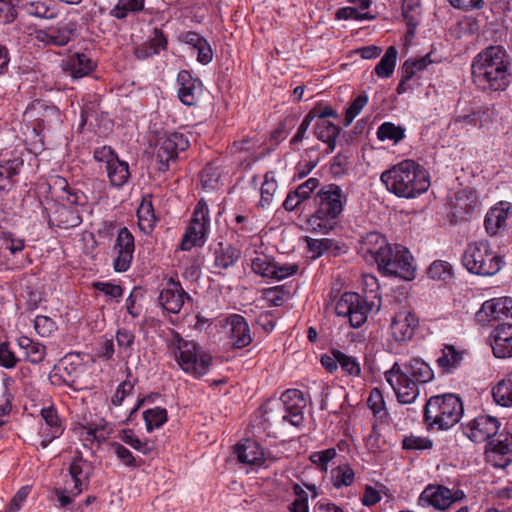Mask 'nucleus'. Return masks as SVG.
I'll list each match as a JSON object with an SVG mask.
<instances>
[{
	"instance_id": "f257e3e1",
	"label": "nucleus",
	"mask_w": 512,
	"mask_h": 512,
	"mask_svg": "<svg viewBox=\"0 0 512 512\" xmlns=\"http://www.w3.org/2000/svg\"><path fill=\"white\" fill-rule=\"evenodd\" d=\"M510 57L502 46H490L473 60L474 83L482 90L504 91L512 82Z\"/></svg>"
},
{
	"instance_id": "f03ea898",
	"label": "nucleus",
	"mask_w": 512,
	"mask_h": 512,
	"mask_svg": "<svg viewBox=\"0 0 512 512\" xmlns=\"http://www.w3.org/2000/svg\"><path fill=\"white\" fill-rule=\"evenodd\" d=\"M385 379L399 403L412 404L419 397V386L431 382L434 372L427 362L414 357L403 363L395 362L385 372Z\"/></svg>"
},
{
	"instance_id": "7ed1b4c3",
	"label": "nucleus",
	"mask_w": 512,
	"mask_h": 512,
	"mask_svg": "<svg viewBox=\"0 0 512 512\" xmlns=\"http://www.w3.org/2000/svg\"><path fill=\"white\" fill-rule=\"evenodd\" d=\"M386 189L401 198H415L430 186L427 171L414 160H403L380 175Z\"/></svg>"
},
{
	"instance_id": "20e7f679",
	"label": "nucleus",
	"mask_w": 512,
	"mask_h": 512,
	"mask_svg": "<svg viewBox=\"0 0 512 512\" xmlns=\"http://www.w3.org/2000/svg\"><path fill=\"white\" fill-rule=\"evenodd\" d=\"M346 198L341 187L336 184L323 186L315 196L316 210L307 221V230L317 234H328L336 226Z\"/></svg>"
},
{
	"instance_id": "39448f33",
	"label": "nucleus",
	"mask_w": 512,
	"mask_h": 512,
	"mask_svg": "<svg viewBox=\"0 0 512 512\" xmlns=\"http://www.w3.org/2000/svg\"><path fill=\"white\" fill-rule=\"evenodd\" d=\"M463 403L455 394L432 396L424 407V421L429 428L447 430L463 416Z\"/></svg>"
},
{
	"instance_id": "423d86ee",
	"label": "nucleus",
	"mask_w": 512,
	"mask_h": 512,
	"mask_svg": "<svg viewBox=\"0 0 512 512\" xmlns=\"http://www.w3.org/2000/svg\"><path fill=\"white\" fill-rule=\"evenodd\" d=\"M171 347L179 367L194 378L206 375L212 365V356L193 340L175 334Z\"/></svg>"
},
{
	"instance_id": "0eeeda50",
	"label": "nucleus",
	"mask_w": 512,
	"mask_h": 512,
	"mask_svg": "<svg viewBox=\"0 0 512 512\" xmlns=\"http://www.w3.org/2000/svg\"><path fill=\"white\" fill-rule=\"evenodd\" d=\"M462 263L470 273L480 276H494L505 264L502 256L493 251L486 241L468 244Z\"/></svg>"
},
{
	"instance_id": "6e6552de",
	"label": "nucleus",
	"mask_w": 512,
	"mask_h": 512,
	"mask_svg": "<svg viewBox=\"0 0 512 512\" xmlns=\"http://www.w3.org/2000/svg\"><path fill=\"white\" fill-rule=\"evenodd\" d=\"M388 256L381 255L376 264L383 275L396 276L404 280L415 277L413 257L409 250L402 245H388Z\"/></svg>"
},
{
	"instance_id": "1a4fd4ad",
	"label": "nucleus",
	"mask_w": 512,
	"mask_h": 512,
	"mask_svg": "<svg viewBox=\"0 0 512 512\" xmlns=\"http://www.w3.org/2000/svg\"><path fill=\"white\" fill-rule=\"evenodd\" d=\"M155 143V157L158 162V170L165 172L169 168V162L174 161L179 151L189 147V140L176 130H157Z\"/></svg>"
},
{
	"instance_id": "9d476101",
	"label": "nucleus",
	"mask_w": 512,
	"mask_h": 512,
	"mask_svg": "<svg viewBox=\"0 0 512 512\" xmlns=\"http://www.w3.org/2000/svg\"><path fill=\"white\" fill-rule=\"evenodd\" d=\"M373 308L374 302L358 293L345 292L336 302L335 312L339 317L348 318L351 327L359 328L367 321Z\"/></svg>"
},
{
	"instance_id": "9b49d317",
	"label": "nucleus",
	"mask_w": 512,
	"mask_h": 512,
	"mask_svg": "<svg viewBox=\"0 0 512 512\" xmlns=\"http://www.w3.org/2000/svg\"><path fill=\"white\" fill-rule=\"evenodd\" d=\"M210 227V216L207 203L201 199L193 212L185 234L179 248L183 251H189L195 246H202L206 241V236Z\"/></svg>"
},
{
	"instance_id": "f8f14e48",
	"label": "nucleus",
	"mask_w": 512,
	"mask_h": 512,
	"mask_svg": "<svg viewBox=\"0 0 512 512\" xmlns=\"http://www.w3.org/2000/svg\"><path fill=\"white\" fill-rule=\"evenodd\" d=\"M465 498V492L459 488L450 489L440 484H429L420 494L418 504L422 507L432 506L437 510L444 511Z\"/></svg>"
},
{
	"instance_id": "ddd939ff",
	"label": "nucleus",
	"mask_w": 512,
	"mask_h": 512,
	"mask_svg": "<svg viewBox=\"0 0 512 512\" xmlns=\"http://www.w3.org/2000/svg\"><path fill=\"white\" fill-rule=\"evenodd\" d=\"M78 24L75 20L63 19L56 25L35 31V39L45 46L63 47L76 35Z\"/></svg>"
},
{
	"instance_id": "4468645a",
	"label": "nucleus",
	"mask_w": 512,
	"mask_h": 512,
	"mask_svg": "<svg viewBox=\"0 0 512 512\" xmlns=\"http://www.w3.org/2000/svg\"><path fill=\"white\" fill-rule=\"evenodd\" d=\"M134 251V236L128 228H120L111 250L113 268L116 272H126L130 268Z\"/></svg>"
},
{
	"instance_id": "2eb2a0df",
	"label": "nucleus",
	"mask_w": 512,
	"mask_h": 512,
	"mask_svg": "<svg viewBox=\"0 0 512 512\" xmlns=\"http://www.w3.org/2000/svg\"><path fill=\"white\" fill-rule=\"evenodd\" d=\"M479 200L475 190L466 187L455 192L450 204V214L454 222L466 221L479 210Z\"/></svg>"
},
{
	"instance_id": "dca6fc26",
	"label": "nucleus",
	"mask_w": 512,
	"mask_h": 512,
	"mask_svg": "<svg viewBox=\"0 0 512 512\" xmlns=\"http://www.w3.org/2000/svg\"><path fill=\"white\" fill-rule=\"evenodd\" d=\"M501 423L496 417L479 415L463 426L467 437L476 443L490 441L497 436Z\"/></svg>"
},
{
	"instance_id": "f3484780",
	"label": "nucleus",
	"mask_w": 512,
	"mask_h": 512,
	"mask_svg": "<svg viewBox=\"0 0 512 512\" xmlns=\"http://www.w3.org/2000/svg\"><path fill=\"white\" fill-rule=\"evenodd\" d=\"M159 304L169 313H178L183 307L185 300L191 301V297L186 293L179 281L170 278L166 287L162 289L159 295Z\"/></svg>"
},
{
	"instance_id": "a211bd4d",
	"label": "nucleus",
	"mask_w": 512,
	"mask_h": 512,
	"mask_svg": "<svg viewBox=\"0 0 512 512\" xmlns=\"http://www.w3.org/2000/svg\"><path fill=\"white\" fill-rule=\"evenodd\" d=\"M277 401L283 403L285 412L289 413V423L292 426L300 427L304 421L303 409L306 406L303 393L298 389H288Z\"/></svg>"
},
{
	"instance_id": "6ab92c4d",
	"label": "nucleus",
	"mask_w": 512,
	"mask_h": 512,
	"mask_svg": "<svg viewBox=\"0 0 512 512\" xmlns=\"http://www.w3.org/2000/svg\"><path fill=\"white\" fill-rule=\"evenodd\" d=\"M476 316L480 322L512 317V298L500 297L485 301Z\"/></svg>"
},
{
	"instance_id": "aec40b11",
	"label": "nucleus",
	"mask_w": 512,
	"mask_h": 512,
	"mask_svg": "<svg viewBox=\"0 0 512 512\" xmlns=\"http://www.w3.org/2000/svg\"><path fill=\"white\" fill-rule=\"evenodd\" d=\"M90 470V463L77 452L69 466V476L73 483L72 490L69 491L73 496H78L88 488Z\"/></svg>"
},
{
	"instance_id": "412c9836",
	"label": "nucleus",
	"mask_w": 512,
	"mask_h": 512,
	"mask_svg": "<svg viewBox=\"0 0 512 512\" xmlns=\"http://www.w3.org/2000/svg\"><path fill=\"white\" fill-rule=\"evenodd\" d=\"M417 326L418 318L413 313L401 311L394 316L390 324V333L394 340L407 342L412 339Z\"/></svg>"
},
{
	"instance_id": "4be33fe9",
	"label": "nucleus",
	"mask_w": 512,
	"mask_h": 512,
	"mask_svg": "<svg viewBox=\"0 0 512 512\" xmlns=\"http://www.w3.org/2000/svg\"><path fill=\"white\" fill-rule=\"evenodd\" d=\"M79 208L67 206L65 203L55 204L49 215V224L60 229H70L81 224Z\"/></svg>"
},
{
	"instance_id": "5701e85b",
	"label": "nucleus",
	"mask_w": 512,
	"mask_h": 512,
	"mask_svg": "<svg viewBox=\"0 0 512 512\" xmlns=\"http://www.w3.org/2000/svg\"><path fill=\"white\" fill-rule=\"evenodd\" d=\"M491 347L496 358L512 357V324H498L491 333Z\"/></svg>"
},
{
	"instance_id": "b1692460",
	"label": "nucleus",
	"mask_w": 512,
	"mask_h": 512,
	"mask_svg": "<svg viewBox=\"0 0 512 512\" xmlns=\"http://www.w3.org/2000/svg\"><path fill=\"white\" fill-rule=\"evenodd\" d=\"M179 84L178 97L180 101L187 106H193L197 103L198 95L202 91V83L195 79L187 70H181L177 76Z\"/></svg>"
},
{
	"instance_id": "393cba45",
	"label": "nucleus",
	"mask_w": 512,
	"mask_h": 512,
	"mask_svg": "<svg viewBox=\"0 0 512 512\" xmlns=\"http://www.w3.org/2000/svg\"><path fill=\"white\" fill-rule=\"evenodd\" d=\"M511 209V203L501 201L488 210L484 219V226L489 235L494 236L506 227Z\"/></svg>"
},
{
	"instance_id": "a878e982",
	"label": "nucleus",
	"mask_w": 512,
	"mask_h": 512,
	"mask_svg": "<svg viewBox=\"0 0 512 512\" xmlns=\"http://www.w3.org/2000/svg\"><path fill=\"white\" fill-rule=\"evenodd\" d=\"M388 241L386 238L378 232H370L362 237L360 243V253L366 260H373L375 263L381 257V255L388 256Z\"/></svg>"
},
{
	"instance_id": "bb28decb",
	"label": "nucleus",
	"mask_w": 512,
	"mask_h": 512,
	"mask_svg": "<svg viewBox=\"0 0 512 512\" xmlns=\"http://www.w3.org/2000/svg\"><path fill=\"white\" fill-rule=\"evenodd\" d=\"M23 165L21 156L0 161V198L13 189Z\"/></svg>"
},
{
	"instance_id": "cd10ccee",
	"label": "nucleus",
	"mask_w": 512,
	"mask_h": 512,
	"mask_svg": "<svg viewBox=\"0 0 512 512\" xmlns=\"http://www.w3.org/2000/svg\"><path fill=\"white\" fill-rule=\"evenodd\" d=\"M338 117L337 111L331 106L318 104L309 111L298 128H308L313 120H315V128H338L328 120V118L337 119Z\"/></svg>"
},
{
	"instance_id": "c85d7f7f",
	"label": "nucleus",
	"mask_w": 512,
	"mask_h": 512,
	"mask_svg": "<svg viewBox=\"0 0 512 512\" xmlns=\"http://www.w3.org/2000/svg\"><path fill=\"white\" fill-rule=\"evenodd\" d=\"M230 325V340L233 347L241 349L252 342L251 330L246 319L239 314H233L228 318Z\"/></svg>"
},
{
	"instance_id": "c756f323",
	"label": "nucleus",
	"mask_w": 512,
	"mask_h": 512,
	"mask_svg": "<svg viewBox=\"0 0 512 512\" xmlns=\"http://www.w3.org/2000/svg\"><path fill=\"white\" fill-rule=\"evenodd\" d=\"M234 452L239 462L246 465L260 466L265 461V454L261 446L254 440L245 439L239 442Z\"/></svg>"
},
{
	"instance_id": "7c9ffc66",
	"label": "nucleus",
	"mask_w": 512,
	"mask_h": 512,
	"mask_svg": "<svg viewBox=\"0 0 512 512\" xmlns=\"http://www.w3.org/2000/svg\"><path fill=\"white\" fill-rule=\"evenodd\" d=\"M464 354V350H460L452 344H445L436 359V364L443 374H452L462 365Z\"/></svg>"
},
{
	"instance_id": "2f4dec72",
	"label": "nucleus",
	"mask_w": 512,
	"mask_h": 512,
	"mask_svg": "<svg viewBox=\"0 0 512 512\" xmlns=\"http://www.w3.org/2000/svg\"><path fill=\"white\" fill-rule=\"evenodd\" d=\"M25 12L32 17L53 20L58 17L60 10L54 0H32L23 5Z\"/></svg>"
},
{
	"instance_id": "473e14b6",
	"label": "nucleus",
	"mask_w": 512,
	"mask_h": 512,
	"mask_svg": "<svg viewBox=\"0 0 512 512\" xmlns=\"http://www.w3.org/2000/svg\"><path fill=\"white\" fill-rule=\"evenodd\" d=\"M179 39L197 50V60L202 64H208L212 61L213 51L208 41L200 34L188 31L180 34Z\"/></svg>"
},
{
	"instance_id": "72a5a7b5",
	"label": "nucleus",
	"mask_w": 512,
	"mask_h": 512,
	"mask_svg": "<svg viewBox=\"0 0 512 512\" xmlns=\"http://www.w3.org/2000/svg\"><path fill=\"white\" fill-rule=\"evenodd\" d=\"M18 347L23 351L24 360L31 364L41 363L46 356V347L29 337L21 336L17 339Z\"/></svg>"
},
{
	"instance_id": "f704fd0d",
	"label": "nucleus",
	"mask_w": 512,
	"mask_h": 512,
	"mask_svg": "<svg viewBox=\"0 0 512 512\" xmlns=\"http://www.w3.org/2000/svg\"><path fill=\"white\" fill-rule=\"evenodd\" d=\"M491 394L497 405L512 407V371L492 387Z\"/></svg>"
},
{
	"instance_id": "c9c22d12",
	"label": "nucleus",
	"mask_w": 512,
	"mask_h": 512,
	"mask_svg": "<svg viewBox=\"0 0 512 512\" xmlns=\"http://www.w3.org/2000/svg\"><path fill=\"white\" fill-rule=\"evenodd\" d=\"M94 68L93 61L84 53H74L68 58L67 71L73 78H82Z\"/></svg>"
},
{
	"instance_id": "e433bc0d",
	"label": "nucleus",
	"mask_w": 512,
	"mask_h": 512,
	"mask_svg": "<svg viewBox=\"0 0 512 512\" xmlns=\"http://www.w3.org/2000/svg\"><path fill=\"white\" fill-rule=\"evenodd\" d=\"M240 258V251L231 246L219 244L214 252V266L219 269H228L236 264Z\"/></svg>"
},
{
	"instance_id": "4c0bfd02",
	"label": "nucleus",
	"mask_w": 512,
	"mask_h": 512,
	"mask_svg": "<svg viewBox=\"0 0 512 512\" xmlns=\"http://www.w3.org/2000/svg\"><path fill=\"white\" fill-rule=\"evenodd\" d=\"M106 171L110 183L114 187H122L127 183L130 177L128 163L120 160L119 158L110 163V165L106 167Z\"/></svg>"
},
{
	"instance_id": "58836bf2",
	"label": "nucleus",
	"mask_w": 512,
	"mask_h": 512,
	"mask_svg": "<svg viewBox=\"0 0 512 512\" xmlns=\"http://www.w3.org/2000/svg\"><path fill=\"white\" fill-rule=\"evenodd\" d=\"M263 417L264 421L270 425L289 423V413L285 412L283 403H278L277 400L269 401L264 405Z\"/></svg>"
},
{
	"instance_id": "ea45409f",
	"label": "nucleus",
	"mask_w": 512,
	"mask_h": 512,
	"mask_svg": "<svg viewBox=\"0 0 512 512\" xmlns=\"http://www.w3.org/2000/svg\"><path fill=\"white\" fill-rule=\"evenodd\" d=\"M137 217L140 230L144 233H150L156 223L154 208L150 200H142L137 210Z\"/></svg>"
},
{
	"instance_id": "a19ab883",
	"label": "nucleus",
	"mask_w": 512,
	"mask_h": 512,
	"mask_svg": "<svg viewBox=\"0 0 512 512\" xmlns=\"http://www.w3.org/2000/svg\"><path fill=\"white\" fill-rule=\"evenodd\" d=\"M145 0H118L117 4L111 9L110 15L116 19L122 20L129 13H137L144 9Z\"/></svg>"
},
{
	"instance_id": "79ce46f5",
	"label": "nucleus",
	"mask_w": 512,
	"mask_h": 512,
	"mask_svg": "<svg viewBox=\"0 0 512 512\" xmlns=\"http://www.w3.org/2000/svg\"><path fill=\"white\" fill-rule=\"evenodd\" d=\"M251 269L262 277L272 279L273 272H275V261L266 254L256 253V256L251 259Z\"/></svg>"
},
{
	"instance_id": "37998d69",
	"label": "nucleus",
	"mask_w": 512,
	"mask_h": 512,
	"mask_svg": "<svg viewBox=\"0 0 512 512\" xmlns=\"http://www.w3.org/2000/svg\"><path fill=\"white\" fill-rule=\"evenodd\" d=\"M397 59V49L394 46L388 47L385 54L375 67V73L381 78H388L392 75Z\"/></svg>"
},
{
	"instance_id": "c03bdc74",
	"label": "nucleus",
	"mask_w": 512,
	"mask_h": 512,
	"mask_svg": "<svg viewBox=\"0 0 512 512\" xmlns=\"http://www.w3.org/2000/svg\"><path fill=\"white\" fill-rule=\"evenodd\" d=\"M368 407L373 412V415L380 420L381 422L387 421L388 412L385 407L384 396L381 391L377 388H374L368 397L367 400Z\"/></svg>"
},
{
	"instance_id": "a18cd8bd",
	"label": "nucleus",
	"mask_w": 512,
	"mask_h": 512,
	"mask_svg": "<svg viewBox=\"0 0 512 512\" xmlns=\"http://www.w3.org/2000/svg\"><path fill=\"white\" fill-rule=\"evenodd\" d=\"M355 473L349 464H342L332 470V483L337 489L350 486L354 482Z\"/></svg>"
},
{
	"instance_id": "49530a36",
	"label": "nucleus",
	"mask_w": 512,
	"mask_h": 512,
	"mask_svg": "<svg viewBox=\"0 0 512 512\" xmlns=\"http://www.w3.org/2000/svg\"><path fill=\"white\" fill-rule=\"evenodd\" d=\"M143 418L147 431L161 427L167 421V411L161 407H155L143 412Z\"/></svg>"
},
{
	"instance_id": "de8ad7c7",
	"label": "nucleus",
	"mask_w": 512,
	"mask_h": 512,
	"mask_svg": "<svg viewBox=\"0 0 512 512\" xmlns=\"http://www.w3.org/2000/svg\"><path fill=\"white\" fill-rule=\"evenodd\" d=\"M368 103L365 92L356 96L345 110L344 126H349Z\"/></svg>"
},
{
	"instance_id": "09e8293b",
	"label": "nucleus",
	"mask_w": 512,
	"mask_h": 512,
	"mask_svg": "<svg viewBox=\"0 0 512 512\" xmlns=\"http://www.w3.org/2000/svg\"><path fill=\"white\" fill-rule=\"evenodd\" d=\"M119 438L131 446L133 449L143 453L144 455L149 454L153 450V445L149 441H142L137 437L131 430H123Z\"/></svg>"
},
{
	"instance_id": "8fccbe9b",
	"label": "nucleus",
	"mask_w": 512,
	"mask_h": 512,
	"mask_svg": "<svg viewBox=\"0 0 512 512\" xmlns=\"http://www.w3.org/2000/svg\"><path fill=\"white\" fill-rule=\"evenodd\" d=\"M491 452L506 456L512 454V435L500 433L497 438L488 442Z\"/></svg>"
},
{
	"instance_id": "3c124183",
	"label": "nucleus",
	"mask_w": 512,
	"mask_h": 512,
	"mask_svg": "<svg viewBox=\"0 0 512 512\" xmlns=\"http://www.w3.org/2000/svg\"><path fill=\"white\" fill-rule=\"evenodd\" d=\"M260 205L265 208L272 203L273 197L277 191V182L272 173H267L261 186Z\"/></svg>"
},
{
	"instance_id": "603ef678",
	"label": "nucleus",
	"mask_w": 512,
	"mask_h": 512,
	"mask_svg": "<svg viewBox=\"0 0 512 512\" xmlns=\"http://www.w3.org/2000/svg\"><path fill=\"white\" fill-rule=\"evenodd\" d=\"M41 415L49 429L48 435L51 438L58 437L62 433V428L56 410L52 407L44 408L41 411Z\"/></svg>"
},
{
	"instance_id": "864d4df0",
	"label": "nucleus",
	"mask_w": 512,
	"mask_h": 512,
	"mask_svg": "<svg viewBox=\"0 0 512 512\" xmlns=\"http://www.w3.org/2000/svg\"><path fill=\"white\" fill-rule=\"evenodd\" d=\"M431 63L428 56L422 57L415 60H407L404 62L401 73L403 75V81H409L415 75L417 71L425 69L428 64Z\"/></svg>"
},
{
	"instance_id": "5fc2aeb1",
	"label": "nucleus",
	"mask_w": 512,
	"mask_h": 512,
	"mask_svg": "<svg viewBox=\"0 0 512 512\" xmlns=\"http://www.w3.org/2000/svg\"><path fill=\"white\" fill-rule=\"evenodd\" d=\"M335 355L344 372L352 376L360 375V364L355 357L346 355L340 350L335 351Z\"/></svg>"
},
{
	"instance_id": "6e6d98bb",
	"label": "nucleus",
	"mask_w": 512,
	"mask_h": 512,
	"mask_svg": "<svg viewBox=\"0 0 512 512\" xmlns=\"http://www.w3.org/2000/svg\"><path fill=\"white\" fill-rule=\"evenodd\" d=\"M306 241L310 252L314 253L315 257H320L325 251L330 250L333 247H335V249H339L337 242L328 238L313 239L307 237Z\"/></svg>"
},
{
	"instance_id": "4d7b16f0",
	"label": "nucleus",
	"mask_w": 512,
	"mask_h": 512,
	"mask_svg": "<svg viewBox=\"0 0 512 512\" xmlns=\"http://www.w3.org/2000/svg\"><path fill=\"white\" fill-rule=\"evenodd\" d=\"M405 130H377L376 135L379 141L384 142V149L395 146L404 139Z\"/></svg>"
},
{
	"instance_id": "13d9d810",
	"label": "nucleus",
	"mask_w": 512,
	"mask_h": 512,
	"mask_svg": "<svg viewBox=\"0 0 512 512\" xmlns=\"http://www.w3.org/2000/svg\"><path fill=\"white\" fill-rule=\"evenodd\" d=\"M110 449L117 456L118 460L128 467H137L138 464L136 462L135 457L131 453L129 449L118 442H113L110 444Z\"/></svg>"
},
{
	"instance_id": "bf43d9fd",
	"label": "nucleus",
	"mask_w": 512,
	"mask_h": 512,
	"mask_svg": "<svg viewBox=\"0 0 512 512\" xmlns=\"http://www.w3.org/2000/svg\"><path fill=\"white\" fill-rule=\"evenodd\" d=\"M81 436L84 438L85 441H104L107 436L108 432H106L104 426L99 425H89V426H83L81 428Z\"/></svg>"
},
{
	"instance_id": "052dcab7",
	"label": "nucleus",
	"mask_w": 512,
	"mask_h": 512,
	"mask_svg": "<svg viewBox=\"0 0 512 512\" xmlns=\"http://www.w3.org/2000/svg\"><path fill=\"white\" fill-rule=\"evenodd\" d=\"M34 328L41 337H49L57 329L55 322L44 315H38L35 318Z\"/></svg>"
},
{
	"instance_id": "680f3d73",
	"label": "nucleus",
	"mask_w": 512,
	"mask_h": 512,
	"mask_svg": "<svg viewBox=\"0 0 512 512\" xmlns=\"http://www.w3.org/2000/svg\"><path fill=\"white\" fill-rule=\"evenodd\" d=\"M402 447L406 450H426L432 447V441L426 437L410 435L403 439Z\"/></svg>"
},
{
	"instance_id": "e2e57ef3",
	"label": "nucleus",
	"mask_w": 512,
	"mask_h": 512,
	"mask_svg": "<svg viewBox=\"0 0 512 512\" xmlns=\"http://www.w3.org/2000/svg\"><path fill=\"white\" fill-rule=\"evenodd\" d=\"M336 450L329 448L323 451L314 452L310 455V461L317 465L322 471H327L328 463L335 458Z\"/></svg>"
},
{
	"instance_id": "0e129e2a",
	"label": "nucleus",
	"mask_w": 512,
	"mask_h": 512,
	"mask_svg": "<svg viewBox=\"0 0 512 512\" xmlns=\"http://www.w3.org/2000/svg\"><path fill=\"white\" fill-rule=\"evenodd\" d=\"M2 241L4 247L7 250H9L13 255H16L17 253L21 252L25 247L24 239L17 237L12 232H3Z\"/></svg>"
},
{
	"instance_id": "69168bd1",
	"label": "nucleus",
	"mask_w": 512,
	"mask_h": 512,
	"mask_svg": "<svg viewBox=\"0 0 512 512\" xmlns=\"http://www.w3.org/2000/svg\"><path fill=\"white\" fill-rule=\"evenodd\" d=\"M19 361L20 359L16 357L8 343L0 344V366L11 369L14 368Z\"/></svg>"
},
{
	"instance_id": "338daca9",
	"label": "nucleus",
	"mask_w": 512,
	"mask_h": 512,
	"mask_svg": "<svg viewBox=\"0 0 512 512\" xmlns=\"http://www.w3.org/2000/svg\"><path fill=\"white\" fill-rule=\"evenodd\" d=\"M134 389V383L129 380H125L119 384L114 395L111 398V403L114 406H120L124 399L132 393Z\"/></svg>"
},
{
	"instance_id": "774afa93",
	"label": "nucleus",
	"mask_w": 512,
	"mask_h": 512,
	"mask_svg": "<svg viewBox=\"0 0 512 512\" xmlns=\"http://www.w3.org/2000/svg\"><path fill=\"white\" fill-rule=\"evenodd\" d=\"M93 157L97 162L104 163L105 168L118 158L117 154L110 146H101L95 148Z\"/></svg>"
}]
</instances>
